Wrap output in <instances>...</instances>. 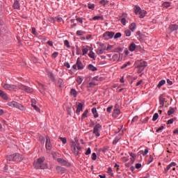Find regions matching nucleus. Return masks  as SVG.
<instances>
[{"instance_id": "nucleus-45", "label": "nucleus", "mask_w": 178, "mask_h": 178, "mask_svg": "<svg viewBox=\"0 0 178 178\" xmlns=\"http://www.w3.org/2000/svg\"><path fill=\"white\" fill-rule=\"evenodd\" d=\"M119 140H120V138L119 136H117L115 138L114 140L113 141V144L115 145L119 143Z\"/></svg>"}, {"instance_id": "nucleus-35", "label": "nucleus", "mask_w": 178, "mask_h": 178, "mask_svg": "<svg viewBox=\"0 0 178 178\" xmlns=\"http://www.w3.org/2000/svg\"><path fill=\"white\" fill-rule=\"evenodd\" d=\"M76 34L78 37H80L81 35H84L86 34V31L79 30L76 31Z\"/></svg>"}, {"instance_id": "nucleus-55", "label": "nucleus", "mask_w": 178, "mask_h": 178, "mask_svg": "<svg viewBox=\"0 0 178 178\" xmlns=\"http://www.w3.org/2000/svg\"><path fill=\"white\" fill-rule=\"evenodd\" d=\"M92 161H97V153H95V152L92 153Z\"/></svg>"}, {"instance_id": "nucleus-51", "label": "nucleus", "mask_w": 178, "mask_h": 178, "mask_svg": "<svg viewBox=\"0 0 178 178\" xmlns=\"http://www.w3.org/2000/svg\"><path fill=\"white\" fill-rule=\"evenodd\" d=\"M119 58V54H114L113 56V57H112V59H113V60H118V59Z\"/></svg>"}, {"instance_id": "nucleus-8", "label": "nucleus", "mask_w": 178, "mask_h": 178, "mask_svg": "<svg viewBox=\"0 0 178 178\" xmlns=\"http://www.w3.org/2000/svg\"><path fill=\"white\" fill-rule=\"evenodd\" d=\"M3 88L8 91H16V90H17V86L9 83H5Z\"/></svg>"}, {"instance_id": "nucleus-47", "label": "nucleus", "mask_w": 178, "mask_h": 178, "mask_svg": "<svg viewBox=\"0 0 178 178\" xmlns=\"http://www.w3.org/2000/svg\"><path fill=\"white\" fill-rule=\"evenodd\" d=\"M64 45L67 47V48H70V43L69 42V40H65L64 41Z\"/></svg>"}, {"instance_id": "nucleus-58", "label": "nucleus", "mask_w": 178, "mask_h": 178, "mask_svg": "<svg viewBox=\"0 0 178 178\" xmlns=\"http://www.w3.org/2000/svg\"><path fill=\"white\" fill-rule=\"evenodd\" d=\"M154 161V156L152 155H150L148 159V163H151Z\"/></svg>"}, {"instance_id": "nucleus-29", "label": "nucleus", "mask_w": 178, "mask_h": 178, "mask_svg": "<svg viewBox=\"0 0 178 178\" xmlns=\"http://www.w3.org/2000/svg\"><path fill=\"white\" fill-rule=\"evenodd\" d=\"M90 49H91V48H90V47H88V46H87L86 48H83L82 49L83 56L87 55V54L88 53V51H90Z\"/></svg>"}, {"instance_id": "nucleus-39", "label": "nucleus", "mask_w": 178, "mask_h": 178, "mask_svg": "<svg viewBox=\"0 0 178 178\" xmlns=\"http://www.w3.org/2000/svg\"><path fill=\"white\" fill-rule=\"evenodd\" d=\"M87 115H88V109H86L83 113L82 114V117L81 119H86V118H87Z\"/></svg>"}, {"instance_id": "nucleus-10", "label": "nucleus", "mask_w": 178, "mask_h": 178, "mask_svg": "<svg viewBox=\"0 0 178 178\" xmlns=\"http://www.w3.org/2000/svg\"><path fill=\"white\" fill-rule=\"evenodd\" d=\"M118 108H119V104H116L112 114V118H114L115 119H116V118L120 115V110Z\"/></svg>"}, {"instance_id": "nucleus-43", "label": "nucleus", "mask_w": 178, "mask_h": 178, "mask_svg": "<svg viewBox=\"0 0 178 178\" xmlns=\"http://www.w3.org/2000/svg\"><path fill=\"white\" fill-rule=\"evenodd\" d=\"M158 118H159V114L158 113H154L152 118L153 122L158 120Z\"/></svg>"}, {"instance_id": "nucleus-57", "label": "nucleus", "mask_w": 178, "mask_h": 178, "mask_svg": "<svg viewBox=\"0 0 178 178\" xmlns=\"http://www.w3.org/2000/svg\"><path fill=\"white\" fill-rule=\"evenodd\" d=\"M137 120H138V116H135L133 118V119L131 120V123H134V122H137Z\"/></svg>"}, {"instance_id": "nucleus-7", "label": "nucleus", "mask_w": 178, "mask_h": 178, "mask_svg": "<svg viewBox=\"0 0 178 178\" xmlns=\"http://www.w3.org/2000/svg\"><path fill=\"white\" fill-rule=\"evenodd\" d=\"M165 102H166V95L162 94L159 97V104H160V106L159 107V109H162V108L165 106Z\"/></svg>"}, {"instance_id": "nucleus-44", "label": "nucleus", "mask_w": 178, "mask_h": 178, "mask_svg": "<svg viewBox=\"0 0 178 178\" xmlns=\"http://www.w3.org/2000/svg\"><path fill=\"white\" fill-rule=\"evenodd\" d=\"M88 9H92V10H94V9H95V4H91L90 3H89L88 4Z\"/></svg>"}, {"instance_id": "nucleus-52", "label": "nucleus", "mask_w": 178, "mask_h": 178, "mask_svg": "<svg viewBox=\"0 0 178 178\" xmlns=\"http://www.w3.org/2000/svg\"><path fill=\"white\" fill-rule=\"evenodd\" d=\"M31 106L35 109L36 112H40V108L37 106L35 104H31Z\"/></svg>"}, {"instance_id": "nucleus-23", "label": "nucleus", "mask_w": 178, "mask_h": 178, "mask_svg": "<svg viewBox=\"0 0 178 178\" xmlns=\"http://www.w3.org/2000/svg\"><path fill=\"white\" fill-rule=\"evenodd\" d=\"M0 97L5 99V101H8V95L2 90H0Z\"/></svg>"}, {"instance_id": "nucleus-22", "label": "nucleus", "mask_w": 178, "mask_h": 178, "mask_svg": "<svg viewBox=\"0 0 178 178\" xmlns=\"http://www.w3.org/2000/svg\"><path fill=\"white\" fill-rule=\"evenodd\" d=\"M13 9H20V3H19V1L15 0L14 1V3L13 5Z\"/></svg>"}, {"instance_id": "nucleus-21", "label": "nucleus", "mask_w": 178, "mask_h": 178, "mask_svg": "<svg viewBox=\"0 0 178 178\" xmlns=\"http://www.w3.org/2000/svg\"><path fill=\"white\" fill-rule=\"evenodd\" d=\"M169 29L171 31H177L178 25L177 24H171V25H170Z\"/></svg>"}, {"instance_id": "nucleus-46", "label": "nucleus", "mask_w": 178, "mask_h": 178, "mask_svg": "<svg viewBox=\"0 0 178 178\" xmlns=\"http://www.w3.org/2000/svg\"><path fill=\"white\" fill-rule=\"evenodd\" d=\"M58 83L59 84V87H63V84H65V83L63 82V79H59Z\"/></svg>"}, {"instance_id": "nucleus-3", "label": "nucleus", "mask_w": 178, "mask_h": 178, "mask_svg": "<svg viewBox=\"0 0 178 178\" xmlns=\"http://www.w3.org/2000/svg\"><path fill=\"white\" fill-rule=\"evenodd\" d=\"M7 105H8V106H10L11 108H16L19 111H26V108L23 106V105L20 104L19 103H17V102L15 101L8 102Z\"/></svg>"}, {"instance_id": "nucleus-25", "label": "nucleus", "mask_w": 178, "mask_h": 178, "mask_svg": "<svg viewBox=\"0 0 178 178\" xmlns=\"http://www.w3.org/2000/svg\"><path fill=\"white\" fill-rule=\"evenodd\" d=\"M92 113L94 115L95 119H97L99 115H98V112L97 111V108L94 107L92 108Z\"/></svg>"}, {"instance_id": "nucleus-13", "label": "nucleus", "mask_w": 178, "mask_h": 178, "mask_svg": "<svg viewBox=\"0 0 178 178\" xmlns=\"http://www.w3.org/2000/svg\"><path fill=\"white\" fill-rule=\"evenodd\" d=\"M46 149L47 151H51L52 149V144H51V140L49 139V136L46 137Z\"/></svg>"}, {"instance_id": "nucleus-60", "label": "nucleus", "mask_w": 178, "mask_h": 178, "mask_svg": "<svg viewBox=\"0 0 178 178\" xmlns=\"http://www.w3.org/2000/svg\"><path fill=\"white\" fill-rule=\"evenodd\" d=\"M91 154V148L88 147L87 151L85 152V155H90Z\"/></svg>"}, {"instance_id": "nucleus-28", "label": "nucleus", "mask_w": 178, "mask_h": 178, "mask_svg": "<svg viewBox=\"0 0 178 178\" xmlns=\"http://www.w3.org/2000/svg\"><path fill=\"white\" fill-rule=\"evenodd\" d=\"M108 3H109V1L108 0H101L99 1V4L104 6V8H105V6H106V5H108Z\"/></svg>"}, {"instance_id": "nucleus-49", "label": "nucleus", "mask_w": 178, "mask_h": 178, "mask_svg": "<svg viewBox=\"0 0 178 178\" xmlns=\"http://www.w3.org/2000/svg\"><path fill=\"white\" fill-rule=\"evenodd\" d=\"M138 70V73H143V72H144V69H145V67H136Z\"/></svg>"}, {"instance_id": "nucleus-30", "label": "nucleus", "mask_w": 178, "mask_h": 178, "mask_svg": "<svg viewBox=\"0 0 178 178\" xmlns=\"http://www.w3.org/2000/svg\"><path fill=\"white\" fill-rule=\"evenodd\" d=\"M165 83L166 81L165 79L160 81L157 85V88H161V87H162V86H165Z\"/></svg>"}, {"instance_id": "nucleus-31", "label": "nucleus", "mask_w": 178, "mask_h": 178, "mask_svg": "<svg viewBox=\"0 0 178 178\" xmlns=\"http://www.w3.org/2000/svg\"><path fill=\"white\" fill-rule=\"evenodd\" d=\"M104 50L102 49V47H99L96 50L97 55H102L104 54Z\"/></svg>"}, {"instance_id": "nucleus-9", "label": "nucleus", "mask_w": 178, "mask_h": 178, "mask_svg": "<svg viewBox=\"0 0 178 178\" xmlns=\"http://www.w3.org/2000/svg\"><path fill=\"white\" fill-rule=\"evenodd\" d=\"M18 88L19 90H22V91H25V92H28L29 94H31L33 91V88H31L29 86H26L24 85H19L18 86Z\"/></svg>"}, {"instance_id": "nucleus-4", "label": "nucleus", "mask_w": 178, "mask_h": 178, "mask_svg": "<svg viewBox=\"0 0 178 178\" xmlns=\"http://www.w3.org/2000/svg\"><path fill=\"white\" fill-rule=\"evenodd\" d=\"M84 67H86V66L83 64V62L80 60V58L76 59V63L72 66L74 70H83Z\"/></svg>"}, {"instance_id": "nucleus-16", "label": "nucleus", "mask_w": 178, "mask_h": 178, "mask_svg": "<svg viewBox=\"0 0 178 178\" xmlns=\"http://www.w3.org/2000/svg\"><path fill=\"white\" fill-rule=\"evenodd\" d=\"M81 112H83V104L81 103H79L77 105L76 113V115H80Z\"/></svg>"}, {"instance_id": "nucleus-36", "label": "nucleus", "mask_w": 178, "mask_h": 178, "mask_svg": "<svg viewBox=\"0 0 178 178\" xmlns=\"http://www.w3.org/2000/svg\"><path fill=\"white\" fill-rule=\"evenodd\" d=\"M130 65H131V63L130 61H128L127 63L122 65L120 67V69H122V70L126 69V67H127V66H130Z\"/></svg>"}, {"instance_id": "nucleus-17", "label": "nucleus", "mask_w": 178, "mask_h": 178, "mask_svg": "<svg viewBox=\"0 0 178 178\" xmlns=\"http://www.w3.org/2000/svg\"><path fill=\"white\" fill-rule=\"evenodd\" d=\"M136 48H137V45L135 43H131L129 46V50L131 52H134V51H136Z\"/></svg>"}, {"instance_id": "nucleus-33", "label": "nucleus", "mask_w": 178, "mask_h": 178, "mask_svg": "<svg viewBox=\"0 0 178 178\" xmlns=\"http://www.w3.org/2000/svg\"><path fill=\"white\" fill-rule=\"evenodd\" d=\"M148 152H149L148 148H146L145 151L140 150L138 154V155H140V154H142L143 156H145V155H147Z\"/></svg>"}, {"instance_id": "nucleus-53", "label": "nucleus", "mask_w": 178, "mask_h": 178, "mask_svg": "<svg viewBox=\"0 0 178 178\" xmlns=\"http://www.w3.org/2000/svg\"><path fill=\"white\" fill-rule=\"evenodd\" d=\"M113 109V106H110L107 108V110L106 111L108 113H111L112 112V110Z\"/></svg>"}, {"instance_id": "nucleus-19", "label": "nucleus", "mask_w": 178, "mask_h": 178, "mask_svg": "<svg viewBox=\"0 0 178 178\" xmlns=\"http://www.w3.org/2000/svg\"><path fill=\"white\" fill-rule=\"evenodd\" d=\"M57 162H58V163H62L65 166H67L69 165V163L67 162L66 160L60 158L57 159Z\"/></svg>"}, {"instance_id": "nucleus-40", "label": "nucleus", "mask_w": 178, "mask_h": 178, "mask_svg": "<svg viewBox=\"0 0 178 178\" xmlns=\"http://www.w3.org/2000/svg\"><path fill=\"white\" fill-rule=\"evenodd\" d=\"M58 55H59V52H58V51L54 52V53L51 54V58H52V59H55V58H58Z\"/></svg>"}, {"instance_id": "nucleus-11", "label": "nucleus", "mask_w": 178, "mask_h": 178, "mask_svg": "<svg viewBox=\"0 0 178 178\" xmlns=\"http://www.w3.org/2000/svg\"><path fill=\"white\" fill-rule=\"evenodd\" d=\"M115 35L114 32H111V31H106L103 34V37L104 38V40H109L111 38H113Z\"/></svg>"}, {"instance_id": "nucleus-14", "label": "nucleus", "mask_w": 178, "mask_h": 178, "mask_svg": "<svg viewBox=\"0 0 178 178\" xmlns=\"http://www.w3.org/2000/svg\"><path fill=\"white\" fill-rule=\"evenodd\" d=\"M126 18H127V13H122L121 15V23L123 24V26H126Z\"/></svg>"}, {"instance_id": "nucleus-41", "label": "nucleus", "mask_w": 178, "mask_h": 178, "mask_svg": "<svg viewBox=\"0 0 178 178\" xmlns=\"http://www.w3.org/2000/svg\"><path fill=\"white\" fill-rule=\"evenodd\" d=\"M124 33L126 37H130V35H131V31L130 29H127Z\"/></svg>"}, {"instance_id": "nucleus-34", "label": "nucleus", "mask_w": 178, "mask_h": 178, "mask_svg": "<svg viewBox=\"0 0 178 178\" xmlns=\"http://www.w3.org/2000/svg\"><path fill=\"white\" fill-rule=\"evenodd\" d=\"M70 94L73 95L74 98H76L77 97V91L76 89H71Z\"/></svg>"}, {"instance_id": "nucleus-61", "label": "nucleus", "mask_w": 178, "mask_h": 178, "mask_svg": "<svg viewBox=\"0 0 178 178\" xmlns=\"http://www.w3.org/2000/svg\"><path fill=\"white\" fill-rule=\"evenodd\" d=\"M76 22H78L80 23L81 24H83V18H81V17H77V18H76Z\"/></svg>"}, {"instance_id": "nucleus-59", "label": "nucleus", "mask_w": 178, "mask_h": 178, "mask_svg": "<svg viewBox=\"0 0 178 178\" xmlns=\"http://www.w3.org/2000/svg\"><path fill=\"white\" fill-rule=\"evenodd\" d=\"M173 122H175V118H171L168 121V124H173Z\"/></svg>"}, {"instance_id": "nucleus-6", "label": "nucleus", "mask_w": 178, "mask_h": 178, "mask_svg": "<svg viewBox=\"0 0 178 178\" xmlns=\"http://www.w3.org/2000/svg\"><path fill=\"white\" fill-rule=\"evenodd\" d=\"M72 151L73 152L74 154L77 156L79 155V151L81 149V147H80V145H77L75 143H73L72 146Z\"/></svg>"}, {"instance_id": "nucleus-50", "label": "nucleus", "mask_w": 178, "mask_h": 178, "mask_svg": "<svg viewBox=\"0 0 178 178\" xmlns=\"http://www.w3.org/2000/svg\"><path fill=\"white\" fill-rule=\"evenodd\" d=\"M55 22H58L59 23H60V22H62V20H63V19L60 17H56L54 18Z\"/></svg>"}, {"instance_id": "nucleus-62", "label": "nucleus", "mask_w": 178, "mask_h": 178, "mask_svg": "<svg viewBox=\"0 0 178 178\" xmlns=\"http://www.w3.org/2000/svg\"><path fill=\"white\" fill-rule=\"evenodd\" d=\"M64 66L67 67V69H70V64L68 62L64 63Z\"/></svg>"}, {"instance_id": "nucleus-18", "label": "nucleus", "mask_w": 178, "mask_h": 178, "mask_svg": "<svg viewBox=\"0 0 178 178\" xmlns=\"http://www.w3.org/2000/svg\"><path fill=\"white\" fill-rule=\"evenodd\" d=\"M88 69L90 72H97V70H98V68H97V67L94 66L92 64H89L88 65Z\"/></svg>"}, {"instance_id": "nucleus-27", "label": "nucleus", "mask_w": 178, "mask_h": 178, "mask_svg": "<svg viewBox=\"0 0 178 178\" xmlns=\"http://www.w3.org/2000/svg\"><path fill=\"white\" fill-rule=\"evenodd\" d=\"M141 10H141V8H140V6H134V13L136 15H138Z\"/></svg>"}, {"instance_id": "nucleus-20", "label": "nucleus", "mask_w": 178, "mask_h": 178, "mask_svg": "<svg viewBox=\"0 0 178 178\" xmlns=\"http://www.w3.org/2000/svg\"><path fill=\"white\" fill-rule=\"evenodd\" d=\"M92 48L90 49V52L88 53V56L93 60H95V53L92 51Z\"/></svg>"}, {"instance_id": "nucleus-37", "label": "nucleus", "mask_w": 178, "mask_h": 178, "mask_svg": "<svg viewBox=\"0 0 178 178\" xmlns=\"http://www.w3.org/2000/svg\"><path fill=\"white\" fill-rule=\"evenodd\" d=\"M93 20H104V16L102 15L95 16L93 17Z\"/></svg>"}, {"instance_id": "nucleus-5", "label": "nucleus", "mask_w": 178, "mask_h": 178, "mask_svg": "<svg viewBox=\"0 0 178 178\" xmlns=\"http://www.w3.org/2000/svg\"><path fill=\"white\" fill-rule=\"evenodd\" d=\"M102 129V125L100 124H97L93 128V134L96 136V137H99L101 136V129Z\"/></svg>"}, {"instance_id": "nucleus-56", "label": "nucleus", "mask_w": 178, "mask_h": 178, "mask_svg": "<svg viewBox=\"0 0 178 178\" xmlns=\"http://www.w3.org/2000/svg\"><path fill=\"white\" fill-rule=\"evenodd\" d=\"M170 165V168H175V166H177V163H176V162H172L169 164Z\"/></svg>"}, {"instance_id": "nucleus-1", "label": "nucleus", "mask_w": 178, "mask_h": 178, "mask_svg": "<svg viewBox=\"0 0 178 178\" xmlns=\"http://www.w3.org/2000/svg\"><path fill=\"white\" fill-rule=\"evenodd\" d=\"M44 161H45L44 158L38 159L37 161L33 163L34 168H35V169H47L48 165L44 164Z\"/></svg>"}, {"instance_id": "nucleus-64", "label": "nucleus", "mask_w": 178, "mask_h": 178, "mask_svg": "<svg viewBox=\"0 0 178 178\" xmlns=\"http://www.w3.org/2000/svg\"><path fill=\"white\" fill-rule=\"evenodd\" d=\"M60 141H62L63 144H66L67 140L66 138H60Z\"/></svg>"}, {"instance_id": "nucleus-24", "label": "nucleus", "mask_w": 178, "mask_h": 178, "mask_svg": "<svg viewBox=\"0 0 178 178\" xmlns=\"http://www.w3.org/2000/svg\"><path fill=\"white\" fill-rule=\"evenodd\" d=\"M140 19H144L145 17V15H147V11L142 10L138 13Z\"/></svg>"}, {"instance_id": "nucleus-38", "label": "nucleus", "mask_w": 178, "mask_h": 178, "mask_svg": "<svg viewBox=\"0 0 178 178\" xmlns=\"http://www.w3.org/2000/svg\"><path fill=\"white\" fill-rule=\"evenodd\" d=\"M173 113H175V108L170 107L169 111H168V116H170L171 115H173Z\"/></svg>"}, {"instance_id": "nucleus-12", "label": "nucleus", "mask_w": 178, "mask_h": 178, "mask_svg": "<svg viewBox=\"0 0 178 178\" xmlns=\"http://www.w3.org/2000/svg\"><path fill=\"white\" fill-rule=\"evenodd\" d=\"M136 67H147V65L148 63H147L146 61H144L143 60H138L136 62Z\"/></svg>"}, {"instance_id": "nucleus-26", "label": "nucleus", "mask_w": 178, "mask_h": 178, "mask_svg": "<svg viewBox=\"0 0 178 178\" xmlns=\"http://www.w3.org/2000/svg\"><path fill=\"white\" fill-rule=\"evenodd\" d=\"M83 80H84V79L82 76H78L76 77V81L77 84L79 86H80V84H81V83H83Z\"/></svg>"}, {"instance_id": "nucleus-63", "label": "nucleus", "mask_w": 178, "mask_h": 178, "mask_svg": "<svg viewBox=\"0 0 178 178\" xmlns=\"http://www.w3.org/2000/svg\"><path fill=\"white\" fill-rule=\"evenodd\" d=\"M164 128H165V127H164L163 126H161V127H159V128L156 130V133H159L160 131H161V130H163Z\"/></svg>"}, {"instance_id": "nucleus-32", "label": "nucleus", "mask_w": 178, "mask_h": 178, "mask_svg": "<svg viewBox=\"0 0 178 178\" xmlns=\"http://www.w3.org/2000/svg\"><path fill=\"white\" fill-rule=\"evenodd\" d=\"M171 3L169 1H165L163 3L162 6L163 8H165V9H168V8H170Z\"/></svg>"}, {"instance_id": "nucleus-2", "label": "nucleus", "mask_w": 178, "mask_h": 178, "mask_svg": "<svg viewBox=\"0 0 178 178\" xmlns=\"http://www.w3.org/2000/svg\"><path fill=\"white\" fill-rule=\"evenodd\" d=\"M22 159V155L19 153L10 154L7 156V160L10 162H19Z\"/></svg>"}, {"instance_id": "nucleus-48", "label": "nucleus", "mask_w": 178, "mask_h": 178, "mask_svg": "<svg viewBox=\"0 0 178 178\" xmlns=\"http://www.w3.org/2000/svg\"><path fill=\"white\" fill-rule=\"evenodd\" d=\"M171 167L170 165H167V167L165 168H164V171L163 173L166 174L168 173V172H169V170H170Z\"/></svg>"}, {"instance_id": "nucleus-54", "label": "nucleus", "mask_w": 178, "mask_h": 178, "mask_svg": "<svg viewBox=\"0 0 178 178\" xmlns=\"http://www.w3.org/2000/svg\"><path fill=\"white\" fill-rule=\"evenodd\" d=\"M120 37H122V33H117L114 35L115 40H116V38H120Z\"/></svg>"}, {"instance_id": "nucleus-15", "label": "nucleus", "mask_w": 178, "mask_h": 178, "mask_svg": "<svg viewBox=\"0 0 178 178\" xmlns=\"http://www.w3.org/2000/svg\"><path fill=\"white\" fill-rule=\"evenodd\" d=\"M129 29L131 31L134 32L137 29V24L135 22H132L129 26Z\"/></svg>"}, {"instance_id": "nucleus-42", "label": "nucleus", "mask_w": 178, "mask_h": 178, "mask_svg": "<svg viewBox=\"0 0 178 178\" xmlns=\"http://www.w3.org/2000/svg\"><path fill=\"white\" fill-rule=\"evenodd\" d=\"M107 173L109 175V176L113 177V171L112 170V168H108Z\"/></svg>"}]
</instances>
